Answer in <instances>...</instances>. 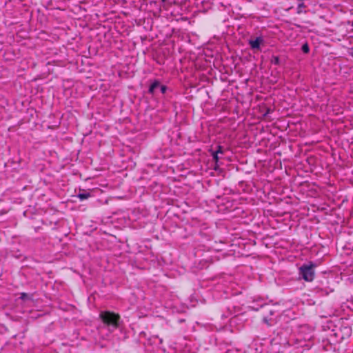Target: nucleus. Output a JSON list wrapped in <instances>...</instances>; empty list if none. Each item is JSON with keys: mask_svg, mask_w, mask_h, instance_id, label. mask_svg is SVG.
<instances>
[{"mask_svg": "<svg viewBox=\"0 0 353 353\" xmlns=\"http://www.w3.org/2000/svg\"><path fill=\"white\" fill-rule=\"evenodd\" d=\"M160 83L158 81H154L150 85L148 90V92L153 94L156 88H159Z\"/></svg>", "mask_w": 353, "mask_h": 353, "instance_id": "nucleus-4", "label": "nucleus"}, {"mask_svg": "<svg viewBox=\"0 0 353 353\" xmlns=\"http://www.w3.org/2000/svg\"><path fill=\"white\" fill-rule=\"evenodd\" d=\"M218 155H219L218 154H216L215 152L212 151V156L213 157V160L215 161L216 163L219 161V157Z\"/></svg>", "mask_w": 353, "mask_h": 353, "instance_id": "nucleus-10", "label": "nucleus"}, {"mask_svg": "<svg viewBox=\"0 0 353 353\" xmlns=\"http://www.w3.org/2000/svg\"><path fill=\"white\" fill-rule=\"evenodd\" d=\"M352 26H353V20H352Z\"/></svg>", "mask_w": 353, "mask_h": 353, "instance_id": "nucleus-14", "label": "nucleus"}, {"mask_svg": "<svg viewBox=\"0 0 353 353\" xmlns=\"http://www.w3.org/2000/svg\"><path fill=\"white\" fill-rule=\"evenodd\" d=\"M302 50L305 53H307L310 51L309 46L307 43H305L302 46Z\"/></svg>", "mask_w": 353, "mask_h": 353, "instance_id": "nucleus-9", "label": "nucleus"}, {"mask_svg": "<svg viewBox=\"0 0 353 353\" xmlns=\"http://www.w3.org/2000/svg\"><path fill=\"white\" fill-rule=\"evenodd\" d=\"M99 318L102 321L100 330L102 332L105 330L108 334H112L119 326L120 316L110 311H101L99 314Z\"/></svg>", "mask_w": 353, "mask_h": 353, "instance_id": "nucleus-1", "label": "nucleus"}, {"mask_svg": "<svg viewBox=\"0 0 353 353\" xmlns=\"http://www.w3.org/2000/svg\"><path fill=\"white\" fill-rule=\"evenodd\" d=\"M315 265L312 263L303 264L299 268V274L305 281L310 282L314 279Z\"/></svg>", "mask_w": 353, "mask_h": 353, "instance_id": "nucleus-2", "label": "nucleus"}, {"mask_svg": "<svg viewBox=\"0 0 353 353\" xmlns=\"http://www.w3.org/2000/svg\"><path fill=\"white\" fill-rule=\"evenodd\" d=\"M214 152H215L216 154H223L224 151H223V148L221 145H218L217 146V148L215 151H213Z\"/></svg>", "mask_w": 353, "mask_h": 353, "instance_id": "nucleus-8", "label": "nucleus"}, {"mask_svg": "<svg viewBox=\"0 0 353 353\" xmlns=\"http://www.w3.org/2000/svg\"><path fill=\"white\" fill-rule=\"evenodd\" d=\"M305 7L303 2L299 3L297 6V13L301 14L303 12V8Z\"/></svg>", "mask_w": 353, "mask_h": 353, "instance_id": "nucleus-7", "label": "nucleus"}, {"mask_svg": "<svg viewBox=\"0 0 353 353\" xmlns=\"http://www.w3.org/2000/svg\"><path fill=\"white\" fill-rule=\"evenodd\" d=\"M263 43V39L261 37H256L254 40L250 39L249 41V45L250 46V47L252 50H256V49L259 50L260 48L261 44Z\"/></svg>", "mask_w": 353, "mask_h": 353, "instance_id": "nucleus-3", "label": "nucleus"}, {"mask_svg": "<svg viewBox=\"0 0 353 353\" xmlns=\"http://www.w3.org/2000/svg\"><path fill=\"white\" fill-rule=\"evenodd\" d=\"M19 299L23 300V301H32L33 300V295L32 294H27V293H25V292H21L20 294Z\"/></svg>", "mask_w": 353, "mask_h": 353, "instance_id": "nucleus-5", "label": "nucleus"}, {"mask_svg": "<svg viewBox=\"0 0 353 353\" xmlns=\"http://www.w3.org/2000/svg\"><path fill=\"white\" fill-rule=\"evenodd\" d=\"M91 194L90 192H84L83 193H79L77 196L78 198L81 200V201H83V200H85V199H88L89 197H90Z\"/></svg>", "mask_w": 353, "mask_h": 353, "instance_id": "nucleus-6", "label": "nucleus"}, {"mask_svg": "<svg viewBox=\"0 0 353 353\" xmlns=\"http://www.w3.org/2000/svg\"><path fill=\"white\" fill-rule=\"evenodd\" d=\"M299 1V3H301V2H303V0H297Z\"/></svg>", "mask_w": 353, "mask_h": 353, "instance_id": "nucleus-13", "label": "nucleus"}, {"mask_svg": "<svg viewBox=\"0 0 353 353\" xmlns=\"http://www.w3.org/2000/svg\"><path fill=\"white\" fill-rule=\"evenodd\" d=\"M279 58L278 57H273V60L272 61V63H274V64H279Z\"/></svg>", "mask_w": 353, "mask_h": 353, "instance_id": "nucleus-12", "label": "nucleus"}, {"mask_svg": "<svg viewBox=\"0 0 353 353\" xmlns=\"http://www.w3.org/2000/svg\"><path fill=\"white\" fill-rule=\"evenodd\" d=\"M159 88H160V90H161L162 94L165 93V92L167 90V87L165 85L160 84Z\"/></svg>", "mask_w": 353, "mask_h": 353, "instance_id": "nucleus-11", "label": "nucleus"}]
</instances>
